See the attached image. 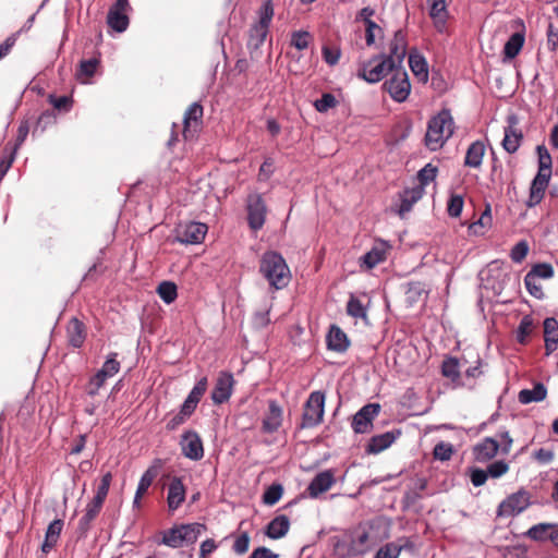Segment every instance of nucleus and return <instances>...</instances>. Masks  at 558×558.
<instances>
[{"label":"nucleus","mask_w":558,"mask_h":558,"mask_svg":"<svg viewBox=\"0 0 558 558\" xmlns=\"http://www.w3.org/2000/svg\"><path fill=\"white\" fill-rule=\"evenodd\" d=\"M234 384L233 375L230 372H220L211 391L213 402L222 404L228 401L232 395Z\"/></svg>","instance_id":"nucleus-13"},{"label":"nucleus","mask_w":558,"mask_h":558,"mask_svg":"<svg viewBox=\"0 0 558 558\" xmlns=\"http://www.w3.org/2000/svg\"><path fill=\"white\" fill-rule=\"evenodd\" d=\"M207 230V226L202 222L180 223L175 229V240L182 244H199L205 239Z\"/></svg>","instance_id":"nucleus-11"},{"label":"nucleus","mask_w":558,"mask_h":558,"mask_svg":"<svg viewBox=\"0 0 558 558\" xmlns=\"http://www.w3.org/2000/svg\"><path fill=\"white\" fill-rule=\"evenodd\" d=\"M378 403H368L362 407L353 416L352 428L357 434L368 433L373 426V420L379 414Z\"/></svg>","instance_id":"nucleus-12"},{"label":"nucleus","mask_w":558,"mask_h":558,"mask_svg":"<svg viewBox=\"0 0 558 558\" xmlns=\"http://www.w3.org/2000/svg\"><path fill=\"white\" fill-rule=\"evenodd\" d=\"M130 20L125 12L110 10L107 15V24L118 33L126 31Z\"/></svg>","instance_id":"nucleus-38"},{"label":"nucleus","mask_w":558,"mask_h":558,"mask_svg":"<svg viewBox=\"0 0 558 558\" xmlns=\"http://www.w3.org/2000/svg\"><path fill=\"white\" fill-rule=\"evenodd\" d=\"M283 494V487L281 484L270 485L263 495V502L268 506L277 504Z\"/></svg>","instance_id":"nucleus-47"},{"label":"nucleus","mask_w":558,"mask_h":558,"mask_svg":"<svg viewBox=\"0 0 558 558\" xmlns=\"http://www.w3.org/2000/svg\"><path fill=\"white\" fill-rule=\"evenodd\" d=\"M281 423L282 409L275 400H270L268 403V413L263 420V430L266 433L277 432Z\"/></svg>","instance_id":"nucleus-25"},{"label":"nucleus","mask_w":558,"mask_h":558,"mask_svg":"<svg viewBox=\"0 0 558 558\" xmlns=\"http://www.w3.org/2000/svg\"><path fill=\"white\" fill-rule=\"evenodd\" d=\"M529 253V245L525 241L518 242L511 250L510 257L514 263H521Z\"/></svg>","instance_id":"nucleus-58"},{"label":"nucleus","mask_w":558,"mask_h":558,"mask_svg":"<svg viewBox=\"0 0 558 558\" xmlns=\"http://www.w3.org/2000/svg\"><path fill=\"white\" fill-rule=\"evenodd\" d=\"M112 481V474L110 472H107L102 475L100 484L97 487L96 495L92 500L96 501L97 504L104 505L106 497L108 495L110 484Z\"/></svg>","instance_id":"nucleus-46"},{"label":"nucleus","mask_w":558,"mask_h":558,"mask_svg":"<svg viewBox=\"0 0 558 558\" xmlns=\"http://www.w3.org/2000/svg\"><path fill=\"white\" fill-rule=\"evenodd\" d=\"M105 376L99 374L98 372L89 379L87 386H86V393L89 397H95L99 389L105 385L106 380Z\"/></svg>","instance_id":"nucleus-55"},{"label":"nucleus","mask_w":558,"mask_h":558,"mask_svg":"<svg viewBox=\"0 0 558 558\" xmlns=\"http://www.w3.org/2000/svg\"><path fill=\"white\" fill-rule=\"evenodd\" d=\"M531 504V495L520 489L508 496L498 507V515L514 517L524 511Z\"/></svg>","instance_id":"nucleus-9"},{"label":"nucleus","mask_w":558,"mask_h":558,"mask_svg":"<svg viewBox=\"0 0 558 558\" xmlns=\"http://www.w3.org/2000/svg\"><path fill=\"white\" fill-rule=\"evenodd\" d=\"M488 478V474L486 470L482 469H471L470 470V480L475 487H480L486 483Z\"/></svg>","instance_id":"nucleus-63"},{"label":"nucleus","mask_w":558,"mask_h":558,"mask_svg":"<svg viewBox=\"0 0 558 558\" xmlns=\"http://www.w3.org/2000/svg\"><path fill=\"white\" fill-rule=\"evenodd\" d=\"M336 483L335 472L332 470H325L319 472L311 481L307 493L311 498H317L319 495L329 490Z\"/></svg>","instance_id":"nucleus-18"},{"label":"nucleus","mask_w":558,"mask_h":558,"mask_svg":"<svg viewBox=\"0 0 558 558\" xmlns=\"http://www.w3.org/2000/svg\"><path fill=\"white\" fill-rule=\"evenodd\" d=\"M507 122L508 125L505 126V136L501 145L507 153L513 154L519 149L521 142L523 140V134L521 130L518 129L517 116H509Z\"/></svg>","instance_id":"nucleus-15"},{"label":"nucleus","mask_w":558,"mask_h":558,"mask_svg":"<svg viewBox=\"0 0 558 558\" xmlns=\"http://www.w3.org/2000/svg\"><path fill=\"white\" fill-rule=\"evenodd\" d=\"M328 348L336 352H344L349 347L347 335L336 325L330 327L327 335Z\"/></svg>","instance_id":"nucleus-31"},{"label":"nucleus","mask_w":558,"mask_h":558,"mask_svg":"<svg viewBox=\"0 0 558 558\" xmlns=\"http://www.w3.org/2000/svg\"><path fill=\"white\" fill-rule=\"evenodd\" d=\"M383 29L376 23H368L365 25V41L368 47L375 44V38L377 35H381Z\"/></svg>","instance_id":"nucleus-61"},{"label":"nucleus","mask_w":558,"mask_h":558,"mask_svg":"<svg viewBox=\"0 0 558 558\" xmlns=\"http://www.w3.org/2000/svg\"><path fill=\"white\" fill-rule=\"evenodd\" d=\"M400 435L401 432L399 429L375 435L369 439L365 450L369 454H377L389 448Z\"/></svg>","instance_id":"nucleus-22"},{"label":"nucleus","mask_w":558,"mask_h":558,"mask_svg":"<svg viewBox=\"0 0 558 558\" xmlns=\"http://www.w3.org/2000/svg\"><path fill=\"white\" fill-rule=\"evenodd\" d=\"M383 87L397 102L405 101L411 93L409 75L402 68H397Z\"/></svg>","instance_id":"nucleus-6"},{"label":"nucleus","mask_w":558,"mask_h":558,"mask_svg":"<svg viewBox=\"0 0 558 558\" xmlns=\"http://www.w3.org/2000/svg\"><path fill=\"white\" fill-rule=\"evenodd\" d=\"M551 523H538L530 527L527 536L534 541H550V534L554 531Z\"/></svg>","instance_id":"nucleus-40"},{"label":"nucleus","mask_w":558,"mask_h":558,"mask_svg":"<svg viewBox=\"0 0 558 558\" xmlns=\"http://www.w3.org/2000/svg\"><path fill=\"white\" fill-rule=\"evenodd\" d=\"M409 65L413 74L422 82L428 80V66L425 58L418 53L410 52Z\"/></svg>","instance_id":"nucleus-35"},{"label":"nucleus","mask_w":558,"mask_h":558,"mask_svg":"<svg viewBox=\"0 0 558 558\" xmlns=\"http://www.w3.org/2000/svg\"><path fill=\"white\" fill-rule=\"evenodd\" d=\"M436 175H437V168L434 167L432 163H427L417 173V178L420 181L418 186H423V189H424L426 185H428L432 181L435 180Z\"/></svg>","instance_id":"nucleus-50"},{"label":"nucleus","mask_w":558,"mask_h":558,"mask_svg":"<svg viewBox=\"0 0 558 558\" xmlns=\"http://www.w3.org/2000/svg\"><path fill=\"white\" fill-rule=\"evenodd\" d=\"M98 64H99V61L96 58L81 61L80 68L77 71V77L82 82L85 83L88 78H90L95 74Z\"/></svg>","instance_id":"nucleus-43"},{"label":"nucleus","mask_w":558,"mask_h":558,"mask_svg":"<svg viewBox=\"0 0 558 558\" xmlns=\"http://www.w3.org/2000/svg\"><path fill=\"white\" fill-rule=\"evenodd\" d=\"M397 68L385 58V53L374 56L360 64L357 76L367 83H378L388 73H393Z\"/></svg>","instance_id":"nucleus-5"},{"label":"nucleus","mask_w":558,"mask_h":558,"mask_svg":"<svg viewBox=\"0 0 558 558\" xmlns=\"http://www.w3.org/2000/svg\"><path fill=\"white\" fill-rule=\"evenodd\" d=\"M325 412V395L314 391L310 395L303 412L302 427L310 428L322 423Z\"/></svg>","instance_id":"nucleus-7"},{"label":"nucleus","mask_w":558,"mask_h":558,"mask_svg":"<svg viewBox=\"0 0 558 558\" xmlns=\"http://www.w3.org/2000/svg\"><path fill=\"white\" fill-rule=\"evenodd\" d=\"M336 97L330 93H325L323 96L315 100L314 107L318 112H327L329 109L337 106Z\"/></svg>","instance_id":"nucleus-49"},{"label":"nucleus","mask_w":558,"mask_h":558,"mask_svg":"<svg viewBox=\"0 0 558 558\" xmlns=\"http://www.w3.org/2000/svg\"><path fill=\"white\" fill-rule=\"evenodd\" d=\"M117 357L118 354L116 352L110 353L98 373L106 378H111L118 374L120 371V362L117 360Z\"/></svg>","instance_id":"nucleus-42"},{"label":"nucleus","mask_w":558,"mask_h":558,"mask_svg":"<svg viewBox=\"0 0 558 558\" xmlns=\"http://www.w3.org/2000/svg\"><path fill=\"white\" fill-rule=\"evenodd\" d=\"M547 47L551 52L556 51L558 47V28H556L551 23H549L547 27Z\"/></svg>","instance_id":"nucleus-64"},{"label":"nucleus","mask_w":558,"mask_h":558,"mask_svg":"<svg viewBox=\"0 0 558 558\" xmlns=\"http://www.w3.org/2000/svg\"><path fill=\"white\" fill-rule=\"evenodd\" d=\"M454 132V121L448 109H442L427 123L425 146L432 150L440 149Z\"/></svg>","instance_id":"nucleus-2"},{"label":"nucleus","mask_w":558,"mask_h":558,"mask_svg":"<svg viewBox=\"0 0 558 558\" xmlns=\"http://www.w3.org/2000/svg\"><path fill=\"white\" fill-rule=\"evenodd\" d=\"M551 177V171L538 170L537 174L533 179L530 187V195L526 201V206L532 208L538 205L544 198L545 191L548 186Z\"/></svg>","instance_id":"nucleus-16"},{"label":"nucleus","mask_w":558,"mask_h":558,"mask_svg":"<svg viewBox=\"0 0 558 558\" xmlns=\"http://www.w3.org/2000/svg\"><path fill=\"white\" fill-rule=\"evenodd\" d=\"M508 470L509 464L502 460L490 463L486 469L488 477L492 478H498L502 476L508 472Z\"/></svg>","instance_id":"nucleus-56"},{"label":"nucleus","mask_w":558,"mask_h":558,"mask_svg":"<svg viewBox=\"0 0 558 558\" xmlns=\"http://www.w3.org/2000/svg\"><path fill=\"white\" fill-rule=\"evenodd\" d=\"M207 377H202L195 384V386L192 388L189 396L184 400L183 404L181 405L180 411L183 413V415L190 417L194 413L197 404L199 403L202 397L207 390Z\"/></svg>","instance_id":"nucleus-19"},{"label":"nucleus","mask_w":558,"mask_h":558,"mask_svg":"<svg viewBox=\"0 0 558 558\" xmlns=\"http://www.w3.org/2000/svg\"><path fill=\"white\" fill-rule=\"evenodd\" d=\"M157 293L166 304H170L177 299L178 289L175 283L171 281H162L157 288Z\"/></svg>","instance_id":"nucleus-41"},{"label":"nucleus","mask_w":558,"mask_h":558,"mask_svg":"<svg viewBox=\"0 0 558 558\" xmlns=\"http://www.w3.org/2000/svg\"><path fill=\"white\" fill-rule=\"evenodd\" d=\"M492 225V214H490V206L486 205L485 210L482 213L481 217L477 221L471 225V229L474 231V233H477V228H487Z\"/></svg>","instance_id":"nucleus-62"},{"label":"nucleus","mask_w":558,"mask_h":558,"mask_svg":"<svg viewBox=\"0 0 558 558\" xmlns=\"http://www.w3.org/2000/svg\"><path fill=\"white\" fill-rule=\"evenodd\" d=\"M259 272L275 290L286 288L291 280V271L286 259L275 251H267L262 255Z\"/></svg>","instance_id":"nucleus-1"},{"label":"nucleus","mask_w":558,"mask_h":558,"mask_svg":"<svg viewBox=\"0 0 558 558\" xmlns=\"http://www.w3.org/2000/svg\"><path fill=\"white\" fill-rule=\"evenodd\" d=\"M452 0H426L428 16L438 34H447Z\"/></svg>","instance_id":"nucleus-8"},{"label":"nucleus","mask_w":558,"mask_h":558,"mask_svg":"<svg viewBox=\"0 0 558 558\" xmlns=\"http://www.w3.org/2000/svg\"><path fill=\"white\" fill-rule=\"evenodd\" d=\"M384 259L385 251L374 247L361 257V265L365 266L367 269H372Z\"/></svg>","instance_id":"nucleus-44"},{"label":"nucleus","mask_w":558,"mask_h":558,"mask_svg":"<svg viewBox=\"0 0 558 558\" xmlns=\"http://www.w3.org/2000/svg\"><path fill=\"white\" fill-rule=\"evenodd\" d=\"M102 508L101 504H97L92 500L87 504L84 515L80 519L77 523V533L81 537L87 535L88 531L92 527L93 521L97 518L100 510Z\"/></svg>","instance_id":"nucleus-26"},{"label":"nucleus","mask_w":558,"mask_h":558,"mask_svg":"<svg viewBox=\"0 0 558 558\" xmlns=\"http://www.w3.org/2000/svg\"><path fill=\"white\" fill-rule=\"evenodd\" d=\"M165 462L162 459L156 458L153 460L151 464L147 468V470L143 473L140 478L137 488H136V499H142V497L146 494L154 480L159 475Z\"/></svg>","instance_id":"nucleus-21"},{"label":"nucleus","mask_w":558,"mask_h":558,"mask_svg":"<svg viewBox=\"0 0 558 558\" xmlns=\"http://www.w3.org/2000/svg\"><path fill=\"white\" fill-rule=\"evenodd\" d=\"M186 489L180 477H173L168 487L167 504L170 511H175L185 500Z\"/></svg>","instance_id":"nucleus-23"},{"label":"nucleus","mask_w":558,"mask_h":558,"mask_svg":"<svg viewBox=\"0 0 558 558\" xmlns=\"http://www.w3.org/2000/svg\"><path fill=\"white\" fill-rule=\"evenodd\" d=\"M536 150L538 155V170L551 171L553 161L548 149L543 145H538Z\"/></svg>","instance_id":"nucleus-54"},{"label":"nucleus","mask_w":558,"mask_h":558,"mask_svg":"<svg viewBox=\"0 0 558 558\" xmlns=\"http://www.w3.org/2000/svg\"><path fill=\"white\" fill-rule=\"evenodd\" d=\"M312 40V35L306 31H296L291 34V46L298 50L306 49Z\"/></svg>","instance_id":"nucleus-48"},{"label":"nucleus","mask_w":558,"mask_h":558,"mask_svg":"<svg viewBox=\"0 0 558 558\" xmlns=\"http://www.w3.org/2000/svg\"><path fill=\"white\" fill-rule=\"evenodd\" d=\"M248 546H250V536L246 532H243L235 538L232 549L234 550V553H236L239 555H243L248 550Z\"/></svg>","instance_id":"nucleus-60"},{"label":"nucleus","mask_w":558,"mask_h":558,"mask_svg":"<svg viewBox=\"0 0 558 558\" xmlns=\"http://www.w3.org/2000/svg\"><path fill=\"white\" fill-rule=\"evenodd\" d=\"M485 154V145L481 141L473 142L465 154L464 165L471 168H478L482 165Z\"/></svg>","instance_id":"nucleus-32"},{"label":"nucleus","mask_w":558,"mask_h":558,"mask_svg":"<svg viewBox=\"0 0 558 558\" xmlns=\"http://www.w3.org/2000/svg\"><path fill=\"white\" fill-rule=\"evenodd\" d=\"M441 373L445 377L457 381L460 378L459 361L456 357H448L442 362Z\"/></svg>","instance_id":"nucleus-45"},{"label":"nucleus","mask_w":558,"mask_h":558,"mask_svg":"<svg viewBox=\"0 0 558 558\" xmlns=\"http://www.w3.org/2000/svg\"><path fill=\"white\" fill-rule=\"evenodd\" d=\"M258 15V22L250 28L247 48L251 51L258 50L267 37L268 28L274 16V5L270 0L263 3Z\"/></svg>","instance_id":"nucleus-4"},{"label":"nucleus","mask_w":558,"mask_h":558,"mask_svg":"<svg viewBox=\"0 0 558 558\" xmlns=\"http://www.w3.org/2000/svg\"><path fill=\"white\" fill-rule=\"evenodd\" d=\"M408 547H411L409 541L402 542L400 539L397 542H390L381 546L375 554L374 558H398L401 551Z\"/></svg>","instance_id":"nucleus-34"},{"label":"nucleus","mask_w":558,"mask_h":558,"mask_svg":"<svg viewBox=\"0 0 558 558\" xmlns=\"http://www.w3.org/2000/svg\"><path fill=\"white\" fill-rule=\"evenodd\" d=\"M180 446L182 454L193 461H198L204 457L202 439L194 430H187L181 436Z\"/></svg>","instance_id":"nucleus-14"},{"label":"nucleus","mask_w":558,"mask_h":558,"mask_svg":"<svg viewBox=\"0 0 558 558\" xmlns=\"http://www.w3.org/2000/svg\"><path fill=\"white\" fill-rule=\"evenodd\" d=\"M526 275H532L534 279H549L554 276V269L550 264H537Z\"/></svg>","instance_id":"nucleus-52"},{"label":"nucleus","mask_w":558,"mask_h":558,"mask_svg":"<svg viewBox=\"0 0 558 558\" xmlns=\"http://www.w3.org/2000/svg\"><path fill=\"white\" fill-rule=\"evenodd\" d=\"M524 33H514L510 36L504 47V54L507 59L515 58L524 45Z\"/></svg>","instance_id":"nucleus-37"},{"label":"nucleus","mask_w":558,"mask_h":558,"mask_svg":"<svg viewBox=\"0 0 558 558\" xmlns=\"http://www.w3.org/2000/svg\"><path fill=\"white\" fill-rule=\"evenodd\" d=\"M423 194V186H415L405 190L401 197L399 215L403 216L404 214L409 213L412 209L413 204L421 199Z\"/></svg>","instance_id":"nucleus-33"},{"label":"nucleus","mask_w":558,"mask_h":558,"mask_svg":"<svg viewBox=\"0 0 558 558\" xmlns=\"http://www.w3.org/2000/svg\"><path fill=\"white\" fill-rule=\"evenodd\" d=\"M547 397V388L542 383H536L532 389H522L518 395V400L522 404L541 402Z\"/></svg>","instance_id":"nucleus-30"},{"label":"nucleus","mask_w":558,"mask_h":558,"mask_svg":"<svg viewBox=\"0 0 558 558\" xmlns=\"http://www.w3.org/2000/svg\"><path fill=\"white\" fill-rule=\"evenodd\" d=\"M524 283H525V287L531 295H533L536 299L544 298V292H543L542 286L537 282V279L533 278L532 275H525Z\"/></svg>","instance_id":"nucleus-57"},{"label":"nucleus","mask_w":558,"mask_h":558,"mask_svg":"<svg viewBox=\"0 0 558 558\" xmlns=\"http://www.w3.org/2000/svg\"><path fill=\"white\" fill-rule=\"evenodd\" d=\"M347 313L353 318L367 320V308L354 294H350L347 303Z\"/></svg>","instance_id":"nucleus-39"},{"label":"nucleus","mask_w":558,"mask_h":558,"mask_svg":"<svg viewBox=\"0 0 558 558\" xmlns=\"http://www.w3.org/2000/svg\"><path fill=\"white\" fill-rule=\"evenodd\" d=\"M434 458L440 461H447L453 453V447L449 442H439L434 447Z\"/></svg>","instance_id":"nucleus-53"},{"label":"nucleus","mask_w":558,"mask_h":558,"mask_svg":"<svg viewBox=\"0 0 558 558\" xmlns=\"http://www.w3.org/2000/svg\"><path fill=\"white\" fill-rule=\"evenodd\" d=\"M246 210L250 228L254 231L260 230L267 214V207L260 194L253 193L247 196Z\"/></svg>","instance_id":"nucleus-10"},{"label":"nucleus","mask_w":558,"mask_h":558,"mask_svg":"<svg viewBox=\"0 0 558 558\" xmlns=\"http://www.w3.org/2000/svg\"><path fill=\"white\" fill-rule=\"evenodd\" d=\"M290 529V520L287 515L275 517L266 526L265 534L271 539H279L287 535Z\"/></svg>","instance_id":"nucleus-27"},{"label":"nucleus","mask_w":558,"mask_h":558,"mask_svg":"<svg viewBox=\"0 0 558 558\" xmlns=\"http://www.w3.org/2000/svg\"><path fill=\"white\" fill-rule=\"evenodd\" d=\"M533 328V320L530 316H524L518 327L517 339L520 343H525L527 337L531 335Z\"/></svg>","instance_id":"nucleus-51"},{"label":"nucleus","mask_w":558,"mask_h":558,"mask_svg":"<svg viewBox=\"0 0 558 558\" xmlns=\"http://www.w3.org/2000/svg\"><path fill=\"white\" fill-rule=\"evenodd\" d=\"M544 340L546 355H549L557 349L558 343V322L554 317L544 320Z\"/></svg>","instance_id":"nucleus-28"},{"label":"nucleus","mask_w":558,"mask_h":558,"mask_svg":"<svg viewBox=\"0 0 558 558\" xmlns=\"http://www.w3.org/2000/svg\"><path fill=\"white\" fill-rule=\"evenodd\" d=\"M499 450V442L493 437H485L473 447V457L477 462H486L493 459Z\"/></svg>","instance_id":"nucleus-24"},{"label":"nucleus","mask_w":558,"mask_h":558,"mask_svg":"<svg viewBox=\"0 0 558 558\" xmlns=\"http://www.w3.org/2000/svg\"><path fill=\"white\" fill-rule=\"evenodd\" d=\"M407 34L399 29L395 33L393 38L389 44V53L385 54L396 68H401V64L407 56Z\"/></svg>","instance_id":"nucleus-17"},{"label":"nucleus","mask_w":558,"mask_h":558,"mask_svg":"<svg viewBox=\"0 0 558 558\" xmlns=\"http://www.w3.org/2000/svg\"><path fill=\"white\" fill-rule=\"evenodd\" d=\"M203 107L198 102H193L184 113L183 136L190 138L194 136L202 123Z\"/></svg>","instance_id":"nucleus-20"},{"label":"nucleus","mask_w":558,"mask_h":558,"mask_svg":"<svg viewBox=\"0 0 558 558\" xmlns=\"http://www.w3.org/2000/svg\"><path fill=\"white\" fill-rule=\"evenodd\" d=\"M66 332L69 342L74 348H80L83 344L85 340L84 325L77 318H72L69 322Z\"/></svg>","instance_id":"nucleus-36"},{"label":"nucleus","mask_w":558,"mask_h":558,"mask_svg":"<svg viewBox=\"0 0 558 558\" xmlns=\"http://www.w3.org/2000/svg\"><path fill=\"white\" fill-rule=\"evenodd\" d=\"M463 197L460 195H452L448 202V214L451 217H459L463 209Z\"/></svg>","instance_id":"nucleus-59"},{"label":"nucleus","mask_w":558,"mask_h":558,"mask_svg":"<svg viewBox=\"0 0 558 558\" xmlns=\"http://www.w3.org/2000/svg\"><path fill=\"white\" fill-rule=\"evenodd\" d=\"M63 524V520L56 519L48 525L45 534V541L41 545V550L45 554H48L58 543Z\"/></svg>","instance_id":"nucleus-29"},{"label":"nucleus","mask_w":558,"mask_h":558,"mask_svg":"<svg viewBox=\"0 0 558 558\" xmlns=\"http://www.w3.org/2000/svg\"><path fill=\"white\" fill-rule=\"evenodd\" d=\"M205 531L206 526L202 523L175 525L163 532L162 544L171 548L191 545L194 544Z\"/></svg>","instance_id":"nucleus-3"}]
</instances>
